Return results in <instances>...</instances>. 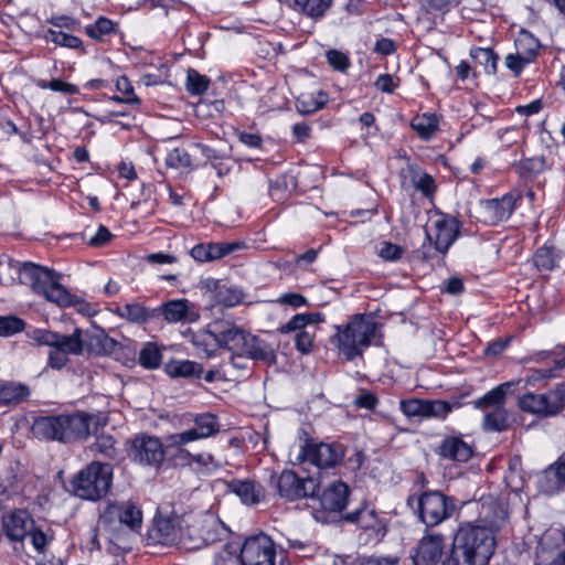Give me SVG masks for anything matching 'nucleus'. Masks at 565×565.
<instances>
[{"instance_id": "0e129e2a", "label": "nucleus", "mask_w": 565, "mask_h": 565, "mask_svg": "<svg viewBox=\"0 0 565 565\" xmlns=\"http://www.w3.org/2000/svg\"><path fill=\"white\" fill-rule=\"evenodd\" d=\"M555 376L556 373L552 367L536 369L532 371L531 375L526 380V383L534 384L535 382L546 381Z\"/></svg>"}, {"instance_id": "5701e85b", "label": "nucleus", "mask_w": 565, "mask_h": 565, "mask_svg": "<svg viewBox=\"0 0 565 565\" xmlns=\"http://www.w3.org/2000/svg\"><path fill=\"white\" fill-rule=\"evenodd\" d=\"M81 337L83 343L82 354L84 352L96 355L108 354L111 353L116 347V341L108 337L102 329H94L92 331L81 329Z\"/></svg>"}, {"instance_id": "bf43d9fd", "label": "nucleus", "mask_w": 565, "mask_h": 565, "mask_svg": "<svg viewBox=\"0 0 565 565\" xmlns=\"http://www.w3.org/2000/svg\"><path fill=\"white\" fill-rule=\"evenodd\" d=\"M379 255L385 260H397L403 254V249L395 244L383 242L379 248Z\"/></svg>"}, {"instance_id": "72a5a7b5", "label": "nucleus", "mask_w": 565, "mask_h": 565, "mask_svg": "<svg viewBox=\"0 0 565 565\" xmlns=\"http://www.w3.org/2000/svg\"><path fill=\"white\" fill-rule=\"evenodd\" d=\"M438 124L436 115L422 114L413 118L411 126L422 139L428 140L438 131Z\"/></svg>"}, {"instance_id": "20e7f679", "label": "nucleus", "mask_w": 565, "mask_h": 565, "mask_svg": "<svg viewBox=\"0 0 565 565\" xmlns=\"http://www.w3.org/2000/svg\"><path fill=\"white\" fill-rule=\"evenodd\" d=\"M218 339L221 348L232 352L238 359L276 363V352L271 345L233 323H227L226 327L222 323Z\"/></svg>"}, {"instance_id": "09e8293b", "label": "nucleus", "mask_w": 565, "mask_h": 565, "mask_svg": "<svg viewBox=\"0 0 565 565\" xmlns=\"http://www.w3.org/2000/svg\"><path fill=\"white\" fill-rule=\"evenodd\" d=\"M45 39L68 49H78L82 45V40L79 38L53 29L47 31Z\"/></svg>"}, {"instance_id": "79ce46f5", "label": "nucleus", "mask_w": 565, "mask_h": 565, "mask_svg": "<svg viewBox=\"0 0 565 565\" xmlns=\"http://www.w3.org/2000/svg\"><path fill=\"white\" fill-rule=\"evenodd\" d=\"M92 451L99 454L107 459H116L119 455L117 441L113 436L100 434L92 445Z\"/></svg>"}, {"instance_id": "58836bf2", "label": "nucleus", "mask_w": 565, "mask_h": 565, "mask_svg": "<svg viewBox=\"0 0 565 565\" xmlns=\"http://www.w3.org/2000/svg\"><path fill=\"white\" fill-rule=\"evenodd\" d=\"M332 0H294L292 9L311 18H320L330 8Z\"/></svg>"}, {"instance_id": "393cba45", "label": "nucleus", "mask_w": 565, "mask_h": 565, "mask_svg": "<svg viewBox=\"0 0 565 565\" xmlns=\"http://www.w3.org/2000/svg\"><path fill=\"white\" fill-rule=\"evenodd\" d=\"M481 206L484 221L494 224L507 220L511 215L514 209V200L511 195H504L501 199L488 200Z\"/></svg>"}, {"instance_id": "c03bdc74", "label": "nucleus", "mask_w": 565, "mask_h": 565, "mask_svg": "<svg viewBox=\"0 0 565 565\" xmlns=\"http://www.w3.org/2000/svg\"><path fill=\"white\" fill-rule=\"evenodd\" d=\"M557 255L553 248L543 246L533 256V264L540 271H551L556 265Z\"/></svg>"}, {"instance_id": "6e6d98bb", "label": "nucleus", "mask_w": 565, "mask_h": 565, "mask_svg": "<svg viewBox=\"0 0 565 565\" xmlns=\"http://www.w3.org/2000/svg\"><path fill=\"white\" fill-rule=\"evenodd\" d=\"M32 339L40 345H47L50 349H53L54 344L58 340V333L49 330L36 329L32 333Z\"/></svg>"}, {"instance_id": "9b49d317", "label": "nucleus", "mask_w": 565, "mask_h": 565, "mask_svg": "<svg viewBox=\"0 0 565 565\" xmlns=\"http://www.w3.org/2000/svg\"><path fill=\"white\" fill-rule=\"evenodd\" d=\"M519 406L522 411L541 417L555 416L565 407V385L558 384L543 394H524L519 399Z\"/></svg>"}, {"instance_id": "dca6fc26", "label": "nucleus", "mask_w": 565, "mask_h": 565, "mask_svg": "<svg viewBox=\"0 0 565 565\" xmlns=\"http://www.w3.org/2000/svg\"><path fill=\"white\" fill-rule=\"evenodd\" d=\"M81 329L76 328L72 334H60L53 349L49 351V366L60 370L68 362V355L82 354Z\"/></svg>"}, {"instance_id": "c9c22d12", "label": "nucleus", "mask_w": 565, "mask_h": 565, "mask_svg": "<svg viewBox=\"0 0 565 565\" xmlns=\"http://www.w3.org/2000/svg\"><path fill=\"white\" fill-rule=\"evenodd\" d=\"M22 278V265L9 256H0V284L12 286Z\"/></svg>"}, {"instance_id": "f03ea898", "label": "nucleus", "mask_w": 565, "mask_h": 565, "mask_svg": "<svg viewBox=\"0 0 565 565\" xmlns=\"http://www.w3.org/2000/svg\"><path fill=\"white\" fill-rule=\"evenodd\" d=\"M106 423V419L98 415L75 412L36 418L32 425V433L39 439L75 443L87 439Z\"/></svg>"}, {"instance_id": "a211bd4d", "label": "nucleus", "mask_w": 565, "mask_h": 565, "mask_svg": "<svg viewBox=\"0 0 565 565\" xmlns=\"http://www.w3.org/2000/svg\"><path fill=\"white\" fill-rule=\"evenodd\" d=\"M401 409L407 417H446L452 405L445 401H428L412 398L401 401Z\"/></svg>"}, {"instance_id": "5fc2aeb1", "label": "nucleus", "mask_w": 565, "mask_h": 565, "mask_svg": "<svg viewBox=\"0 0 565 565\" xmlns=\"http://www.w3.org/2000/svg\"><path fill=\"white\" fill-rule=\"evenodd\" d=\"M315 335V330L312 332L309 330H302L298 332L295 337L296 349L302 354L310 353L313 349Z\"/></svg>"}, {"instance_id": "ddd939ff", "label": "nucleus", "mask_w": 565, "mask_h": 565, "mask_svg": "<svg viewBox=\"0 0 565 565\" xmlns=\"http://www.w3.org/2000/svg\"><path fill=\"white\" fill-rule=\"evenodd\" d=\"M271 481L279 495L290 501L313 497L319 488V482L313 477L300 478L290 470H284L277 478L271 476Z\"/></svg>"}, {"instance_id": "ea45409f", "label": "nucleus", "mask_w": 565, "mask_h": 565, "mask_svg": "<svg viewBox=\"0 0 565 565\" xmlns=\"http://www.w3.org/2000/svg\"><path fill=\"white\" fill-rule=\"evenodd\" d=\"M473 62L481 66L483 72L493 75L497 72L498 56L491 49L476 47L470 52Z\"/></svg>"}, {"instance_id": "de8ad7c7", "label": "nucleus", "mask_w": 565, "mask_h": 565, "mask_svg": "<svg viewBox=\"0 0 565 565\" xmlns=\"http://www.w3.org/2000/svg\"><path fill=\"white\" fill-rule=\"evenodd\" d=\"M161 352L153 343H147L139 354L140 364L147 369H156L161 363Z\"/></svg>"}, {"instance_id": "1a4fd4ad", "label": "nucleus", "mask_w": 565, "mask_h": 565, "mask_svg": "<svg viewBox=\"0 0 565 565\" xmlns=\"http://www.w3.org/2000/svg\"><path fill=\"white\" fill-rule=\"evenodd\" d=\"M408 505L416 503L419 519L427 526L440 524L450 518L455 510V504L450 498H447L439 491H427L419 497H409Z\"/></svg>"}, {"instance_id": "f704fd0d", "label": "nucleus", "mask_w": 565, "mask_h": 565, "mask_svg": "<svg viewBox=\"0 0 565 565\" xmlns=\"http://www.w3.org/2000/svg\"><path fill=\"white\" fill-rule=\"evenodd\" d=\"M29 396L28 386L20 383H6L0 386V404L15 405L26 399Z\"/></svg>"}, {"instance_id": "f3484780", "label": "nucleus", "mask_w": 565, "mask_h": 565, "mask_svg": "<svg viewBox=\"0 0 565 565\" xmlns=\"http://www.w3.org/2000/svg\"><path fill=\"white\" fill-rule=\"evenodd\" d=\"M131 456L141 465L159 466L163 461L164 450L159 438L141 435L132 440Z\"/></svg>"}, {"instance_id": "7c9ffc66", "label": "nucleus", "mask_w": 565, "mask_h": 565, "mask_svg": "<svg viewBox=\"0 0 565 565\" xmlns=\"http://www.w3.org/2000/svg\"><path fill=\"white\" fill-rule=\"evenodd\" d=\"M345 520L358 523L361 529L373 531L376 534L384 533L383 522L373 510L359 509L348 513Z\"/></svg>"}, {"instance_id": "338daca9", "label": "nucleus", "mask_w": 565, "mask_h": 565, "mask_svg": "<svg viewBox=\"0 0 565 565\" xmlns=\"http://www.w3.org/2000/svg\"><path fill=\"white\" fill-rule=\"evenodd\" d=\"M546 475H552L558 482L565 483V457L561 458L554 466L550 467Z\"/></svg>"}, {"instance_id": "4be33fe9", "label": "nucleus", "mask_w": 565, "mask_h": 565, "mask_svg": "<svg viewBox=\"0 0 565 565\" xmlns=\"http://www.w3.org/2000/svg\"><path fill=\"white\" fill-rule=\"evenodd\" d=\"M56 276L57 274L49 268L32 263L22 264L21 282L29 285L38 294H42Z\"/></svg>"}, {"instance_id": "f8f14e48", "label": "nucleus", "mask_w": 565, "mask_h": 565, "mask_svg": "<svg viewBox=\"0 0 565 565\" xmlns=\"http://www.w3.org/2000/svg\"><path fill=\"white\" fill-rule=\"evenodd\" d=\"M242 565H276V548L273 540L258 534L245 540L241 547Z\"/></svg>"}, {"instance_id": "37998d69", "label": "nucleus", "mask_w": 565, "mask_h": 565, "mask_svg": "<svg viewBox=\"0 0 565 565\" xmlns=\"http://www.w3.org/2000/svg\"><path fill=\"white\" fill-rule=\"evenodd\" d=\"M168 372L172 376L200 377L203 369L200 364L192 361H179L170 364Z\"/></svg>"}, {"instance_id": "13d9d810", "label": "nucleus", "mask_w": 565, "mask_h": 565, "mask_svg": "<svg viewBox=\"0 0 565 565\" xmlns=\"http://www.w3.org/2000/svg\"><path fill=\"white\" fill-rule=\"evenodd\" d=\"M413 183L416 189L420 190L425 195L434 192V179L427 173H417L413 177Z\"/></svg>"}, {"instance_id": "2f4dec72", "label": "nucleus", "mask_w": 565, "mask_h": 565, "mask_svg": "<svg viewBox=\"0 0 565 565\" xmlns=\"http://www.w3.org/2000/svg\"><path fill=\"white\" fill-rule=\"evenodd\" d=\"M520 381H518L519 383ZM516 382H507L491 390L482 397L473 402L476 408L486 409L487 407H503V403L507 397V393L513 387Z\"/></svg>"}, {"instance_id": "052dcab7", "label": "nucleus", "mask_w": 565, "mask_h": 565, "mask_svg": "<svg viewBox=\"0 0 565 565\" xmlns=\"http://www.w3.org/2000/svg\"><path fill=\"white\" fill-rule=\"evenodd\" d=\"M505 66L511 70L515 76L520 75L524 65L529 64L530 62H524L523 56L520 55L518 52L515 54H509L505 56L504 60Z\"/></svg>"}, {"instance_id": "423d86ee", "label": "nucleus", "mask_w": 565, "mask_h": 565, "mask_svg": "<svg viewBox=\"0 0 565 565\" xmlns=\"http://www.w3.org/2000/svg\"><path fill=\"white\" fill-rule=\"evenodd\" d=\"M223 532V524L211 514H185L181 550H200L218 541Z\"/></svg>"}, {"instance_id": "c85d7f7f", "label": "nucleus", "mask_w": 565, "mask_h": 565, "mask_svg": "<svg viewBox=\"0 0 565 565\" xmlns=\"http://www.w3.org/2000/svg\"><path fill=\"white\" fill-rule=\"evenodd\" d=\"M233 492L247 505L259 503L264 499L263 487L252 480H236L231 483Z\"/></svg>"}, {"instance_id": "49530a36", "label": "nucleus", "mask_w": 565, "mask_h": 565, "mask_svg": "<svg viewBox=\"0 0 565 565\" xmlns=\"http://www.w3.org/2000/svg\"><path fill=\"white\" fill-rule=\"evenodd\" d=\"M115 30L113 21L105 17L98 18L93 24L85 28L87 35L94 40L102 41L103 38Z\"/></svg>"}, {"instance_id": "412c9836", "label": "nucleus", "mask_w": 565, "mask_h": 565, "mask_svg": "<svg viewBox=\"0 0 565 565\" xmlns=\"http://www.w3.org/2000/svg\"><path fill=\"white\" fill-rule=\"evenodd\" d=\"M444 537L440 534H426L418 543L414 565H437L444 554Z\"/></svg>"}, {"instance_id": "b1692460", "label": "nucleus", "mask_w": 565, "mask_h": 565, "mask_svg": "<svg viewBox=\"0 0 565 565\" xmlns=\"http://www.w3.org/2000/svg\"><path fill=\"white\" fill-rule=\"evenodd\" d=\"M349 498V487L342 481H335L328 486L319 497L320 505L330 512L342 511Z\"/></svg>"}, {"instance_id": "e2e57ef3", "label": "nucleus", "mask_w": 565, "mask_h": 565, "mask_svg": "<svg viewBox=\"0 0 565 565\" xmlns=\"http://www.w3.org/2000/svg\"><path fill=\"white\" fill-rule=\"evenodd\" d=\"M28 536H30L31 543L38 552H40V553L44 552V548L47 544V536L45 535V533L43 531L39 530L34 524L33 530L30 531Z\"/></svg>"}, {"instance_id": "8fccbe9b", "label": "nucleus", "mask_w": 565, "mask_h": 565, "mask_svg": "<svg viewBox=\"0 0 565 565\" xmlns=\"http://www.w3.org/2000/svg\"><path fill=\"white\" fill-rule=\"evenodd\" d=\"M209 78L190 68L186 74V88L191 94L201 95L209 87Z\"/></svg>"}, {"instance_id": "603ef678", "label": "nucleus", "mask_w": 565, "mask_h": 565, "mask_svg": "<svg viewBox=\"0 0 565 565\" xmlns=\"http://www.w3.org/2000/svg\"><path fill=\"white\" fill-rule=\"evenodd\" d=\"M547 169L544 157H533L521 161L520 172L522 175L533 177Z\"/></svg>"}, {"instance_id": "a19ab883", "label": "nucleus", "mask_w": 565, "mask_h": 565, "mask_svg": "<svg viewBox=\"0 0 565 565\" xmlns=\"http://www.w3.org/2000/svg\"><path fill=\"white\" fill-rule=\"evenodd\" d=\"M508 412L504 407H495L492 411L486 413L482 427L488 431H502L509 426L508 424Z\"/></svg>"}, {"instance_id": "2eb2a0df", "label": "nucleus", "mask_w": 565, "mask_h": 565, "mask_svg": "<svg viewBox=\"0 0 565 565\" xmlns=\"http://www.w3.org/2000/svg\"><path fill=\"white\" fill-rule=\"evenodd\" d=\"M184 515L172 514L169 516L159 515L154 519L150 537L158 544L177 545L181 548V541L184 532Z\"/></svg>"}, {"instance_id": "39448f33", "label": "nucleus", "mask_w": 565, "mask_h": 565, "mask_svg": "<svg viewBox=\"0 0 565 565\" xmlns=\"http://www.w3.org/2000/svg\"><path fill=\"white\" fill-rule=\"evenodd\" d=\"M376 328L377 323L373 319L356 315L345 326L335 327L333 341L345 359L352 361L361 356L371 344Z\"/></svg>"}, {"instance_id": "bb28decb", "label": "nucleus", "mask_w": 565, "mask_h": 565, "mask_svg": "<svg viewBox=\"0 0 565 565\" xmlns=\"http://www.w3.org/2000/svg\"><path fill=\"white\" fill-rule=\"evenodd\" d=\"M222 322L213 321L209 324L206 330L200 331L193 337V344L207 356H210L216 349L221 348L220 331Z\"/></svg>"}, {"instance_id": "a878e982", "label": "nucleus", "mask_w": 565, "mask_h": 565, "mask_svg": "<svg viewBox=\"0 0 565 565\" xmlns=\"http://www.w3.org/2000/svg\"><path fill=\"white\" fill-rule=\"evenodd\" d=\"M191 303L186 299L170 300L163 303L157 312L160 311L164 320L168 322L194 321L198 318L191 308Z\"/></svg>"}, {"instance_id": "9d476101", "label": "nucleus", "mask_w": 565, "mask_h": 565, "mask_svg": "<svg viewBox=\"0 0 565 565\" xmlns=\"http://www.w3.org/2000/svg\"><path fill=\"white\" fill-rule=\"evenodd\" d=\"M141 523L142 512L134 502H110L99 516L98 527L108 532H119L122 526L136 530Z\"/></svg>"}, {"instance_id": "0eeeda50", "label": "nucleus", "mask_w": 565, "mask_h": 565, "mask_svg": "<svg viewBox=\"0 0 565 565\" xmlns=\"http://www.w3.org/2000/svg\"><path fill=\"white\" fill-rule=\"evenodd\" d=\"M113 480L109 463L93 461L73 480V491L78 498L96 501L108 492Z\"/></svg>"}, {"instance_id": "6e6552de", "label": "nucleus", "mask_w": 565, "mask_h": 565, "mask_svg": "<svg viewBox=\"0 0 565 565\" xmlns=\"http://www.w3.org/2000/svg\"><path fill=\"white\" fill-rule=\"evenodd\" d=\"M344 457L342 446L337 444H316L305 439L290 449L289 458L294 463L309 461L318 468H331L339 463Z\"/></svg>"}, {"instance_id": "6ab92c4d", "label": "nucleus", "mask_w": 565, "mask_h": 565, "mask_svg": "<svg viewBox=\"0 0 565 565\" xmlns=\"http://www.w3.org/2000/svg\"><path fill=\"white\" fill-rule=\"evenodd\" d=\"M203 289L215 306L235 307L244 298V292L241 288L212 278L203 281Z\"/></svg>"}, {"instance_id": "774afa93", "label": "nucleus", "mask_w": 565, "mask_h": 565, "mask_svg": "<svg viewBox=\"0 0 565 565\" xmlns=\"http://www.w3.org/2000/svg\"><path fill=\"white\" fill-rule=\"evenodd\" d=\"M398 558L393 556L387 557H369L363 559L360 565H397Z\"/></svg>"}, {"instance_id": "e433bc0d", "label": "nucleus", "mask_w": 565, "mask_h": 565, "mask_svg": "<svg viewBox=\"0 0 565 565\" xmlns=\"http://www.w3.org/2000/svg\"><path fill=\"white\" fill-rule=\"evenodd\" d=\"M328 102V96L323 92H318L310 95H301L296 100V108L303 115H309L323 108Z\"/></svg>"}, {"instance_id": "f257e3e1", "label": "nucleus", "mask_w": 565, "mask_h": 565, "mask_svg": "<svg viewBox=\"0 0 565 565\" xmlns=\"http://www.w3.org/2000/svg\"><path fill=\"white\" fill-rule=\"evenodd\" d=\"M505 519V512L495 507L494 516L484 515L483 524L461 525L455 535L451 555L443 565H487L494 551V533Z\"/></svg>"}, {"instance_id": "4d7b16f0", "label": "nucleus", "mask_w": 565, "mask_h": 565, "mask_svg": "<svg viewBox=\"0 0 565 565\" xmlns=\"http://www.w3.org/2000/svg\"><path fill=\"white\" fill-rule=\"evenodd\" d=\"M328 63L337 71L344 72L349 67L348 56L337 50H330L327 52Z\"/></svg>"}, {"instance_id": "3c124183", "label": "nucleus", "mask_w": 565, "mask_h": 565, "mask_svg": "<svg viewBox=\"0 0 565 565\" xmlns=\"http://www.w3.org/2000/svg\"><path fill=\"white\" fill-rule=\"evenodd\" d=\"M166 163L170 168L185 169L191 167L192 161L191 156L184 149L174 148L168 153Z\"/></svg>"}, {"instance_id": "aec40b11", "label": "nucleus", "mask_w": 565, "mask_h": 565, "mask_svg": "<svg viewBox=\"0 0 565 565\" xmlns=\"http://www.w3.org/2000/svg\"><path fill=\"white\" fill-rule=\"evenodd\" d=\"M34 520L25 510L10 511L2 516L4 534L10 541L22 542L33 530Z\"/></svg>"}, {"instance_id": "c756f323", "label": "nucleus", "mask_w": 565, "mask_h": 565, "mask_svg": "<svg viewBox=\"0 0 565 565\" xmlns=\"http://www.w3.org/2000/svg\"><path fill=\"white\" fill-rule=\"evenodd\" d=\"M114 312L122 318L128 320L131 323H145L151 318L157 316V309L149 310L145 306L138 302L126 303L121 307H117Z\"/></svg>"}, {"instance_id": "864d4df0", "label": "nucleus", "mask_w": 565, "mask_h": 565, "mask_svg": "<svg viewBox=\"0 0 565 565\" xmlns=\"http://www.w3.org/2000/svg\"><path fill=\"white\" fill-rule=\"evenodd\" d=\"M24 322L15 317H0V335L9 337L24 329Z\"/></svg>"}, {"instance_id": "7ed1b4c3", "label": "nucleus", "mask_w": 565, "mask_h": 565, "mask_svg": "<svg viewBox=\"0 0 565 565\" xmlns=\"http://www.w3.org/2000/svg\"><path fill=\"white\" fill-rule=\"evenodd\" d=\"M193 423L194 426L192 428L167 436V448L175 449V456L182 460L196 462L207 469L220 467V463L214 460V457L210 452L193 455L186 449V445L190 443L209 438L218 433L220 423L216 416L211 413H204L198 415Z\"/></svg>"}, {"instance_id": "4c0bfd02", "label": "nucleus", "mask_w": 565, "mask_h": 565, "mask_svg": "<svg viewBox=\"0 0 565 565\" xmlns=\"http://www.w3.org/2000/svg\"><path fill=\"white\" fill-rule=\"evenodd\" d=\"M515 46L524 62H532L537 55L541 44L531 33L522 31L515 41Z\"/></svg>"}, {"instance_id": "680f3d73", "label": "nucleus", "mask_w": 565, "mask_h": 565, "mask_svg": "<svg viewBox=\"0 0 565 565\" xmlns=\"http://www.w3.org/2000/svg\"><path fill=\"white\" fill-rule=\"evenodd\" d=\"M305 316L302 313L294 316L286 324L279 328L281 333H288L291 331H302L307 327L306 321L303 320Z\"/></svg>"}, {"instance_id": "473e14b6", "label": "nucleus", "mask_w": 565, "mask_h": 565, "mask_svg": "<svg viewBox=\"0 0 565 565\" xmlns=\"http://www.w3.org/2000/svg\"><path fill=\"white\" fill-rule=\"evenodd\" d=\"M60 276L41 294L46 300L56 303L60 307H70L76 305L75 297L58 282Z\"/></svg>"}, {"instance_id": "cd10ccee", "label": "nucleus", "mask_w": 565, "mask_h": 565, "mask_svg": "<svg viewBox=\"0 0 565 565\" xmlns=\"http://www.w3.org/2000/svg\"><path fill=\"white\" fill-rule=\"evenodd\" d=\"M439 455L446 459L466 462L472 456L471 447L459 437H448L439 446Z\"/></svg>"}, {"instance_id": "4468645a", "label": "nucleus", "mask_w": 565, "mask_h": 565, "mask_svg": "<svg viewBox=\"0 0 565 565\" xmlns=\"http://www.w3.org/2000/svg\"><path fill=\"white\" fill-rule=\"evenodd\" d=\"M426 238L434 244L437 252L446 254L459 235V222L447 215L430 220L425 228Z\"/></svg>"}, {"instance_id": "69168bd1", "label": "nucleus", "mask_w": 565, "mask_h": 565, "mask_svg": "<svg viewBox=\"0 0 565 565\" xmlns=\"http://www.w3.org/2000/svg\"><path fill=\"white\" fill-rule=\"evenodd\" d=\"M49 23H51L55 28H64L67 30H74L79 24V22L76 19L67 17V15L52 17L49 20Z\"/></svg>"}, {"instance_id": "a18cd8bd", "label": "nucleus", "mask_w": 565, "mask_h": 565, "mask_svg": "<svg viewBox=\"0 0 565 565\" xmlns=\"http://www.w3.org/2000/svg\"><path fill=\"white\" fill-rule=\"evenodd\" d=\"M191 256L200 263L220 259L218 243L198 244L191 249Z\"/></svg>"}]
</instances>
